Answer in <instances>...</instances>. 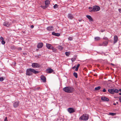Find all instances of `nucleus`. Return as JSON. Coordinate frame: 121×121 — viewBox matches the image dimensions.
<instances>
[{"label": "nucleus", "instance_id": "obj_52", "mask_svg": "<svg viewBox=\"0 0 121 121\" xmlns=\"http://www.w3.org/2000/svg\"><path fill=\"white\" fill-rule=\"evenodd\" d=\"M119 94L120 95H121V93H119Z\"/></svg>", "mask_w": 121, "mask_h": 121}, {"label": "nucleus", "instance_id": "obj_14", "mask_svg": "<svg viewBox=\"0 0 121 121\" xmlns=\"http://www.w3.org/2000/svg\"><path fill=\"white\" fill-rule=\"evenodd\" d=\"M67 17L68 18L70 19H72L73 18V15L71 13L68 14Z\"/></svg>", "mask_w": 121, "mask_h": 121}, {"label": "nucleus", "instance_id": "obj_7", "mask_svg": "<svg viewBox=\"0 0 121 121\" xmlns=\"http://www.w3.org/2000/svg\"><path fill=\"white\" fill-rule=\"evenodd\" d=\"M68 111L70 113H72L75 112L74 109L72 108H69L68 109Z\"/></svg>", "mask_w": 121, "mask_h": 121}, {"label": "nucleus", "instance_id": "obj_48", "mask_svg": "<svg viewBox=\"0 0 121 121\" xmlns=\"http://www.w3.org/2000/svg\"><path fill=\"white\" fill-rule=\"evenodd\" d=\"M119 11L120 13H121V9H119Z\"/></svg>", "mask_w": 121, "mask_h": 121}, {"label": "nucleus", "instance_id": "obj_5", "mask_svg": "<svg viewBox=\"0 0 121 121\" xmlns=\"http://www.w3.org/2000/svg\"><path fill=\"white\" fill-rule=\"evenodd\" d=\"M32 66L33 68H38L40 66V65L38 63H34L32 64Z\"/></svg>", "mask_w": 121, "mask_h": 121}, {"label": "nucleus", "instance_id": "obj_23", "mask_svg": "<svg viewBox=\"0 0 121 121\" xmlns=\"http://www.w3.org/2000/svg\"><path fill=\"white\" fill-rule=\"evenodd\" d=\"M113 92L114 93H114H118L119 92V91L117 89H115V88H113Z\"/></svg>", "mask_w": 121, "mask_h": 121}, {"label": "nucleus", "instance_id": "obj_57", "mask_svg": "<svg viewBox=\"0 0 121 121\" xmlns=\"http://www.w3.org/2000/svg\"><path fill=\"white\" fill-rule=\"evenodd\" d=\"M114 98H117V97H115Z\"/></svg>", "mask_w": 121, "mask_h": 121}, {"label": "nucleus", "instance_id": "obj_42", "mask_svg": "<svg viewBox=\"0 0 121 121\" xmlns=\"http://www.w3.org/2000/svg\"><path fill=\"white\" fill-rule=\"evenodd\" d=\"M0 38L1 40L2 41L4 40V38L2 37H1Z\"/></svg>", "mask_w": 121, "mask_h": 121}, {"label": "nucleus", "instance_id": "obj_1", "mask_svg": "<svg viewBox=\"0 0 121 121\" xmlns=\"http://www.w3.org/2000/svg\"><path fill=\"white\" fill-rule=\"evenodd\" d=\"M39 72L38 71L36 70L30 68L27 69L26 74V75L30 76L32 75L33 73L37 74Z\"/></svg>", "mask_w": 121, "mask_h": 121}, {"label": "nucleus", "instance_id": "obj_26", "mask_svg": "<svg viewBox=\"0 0 121 121\" xmlns=\"http://www.w3.org/2000/svg\"><path fill=\"white\" fill-rule=\"evenodd\" d=\"M101 88V86H99L97 87H95V90L97 91L99 90Z\"/></svg>", "mask_w": 121, "mask_h": 121}, {"label": "nucleus", "instance_id": "obj_8", "mask_svg": "<svg viewBox=\"0 0 121 121\" xmlns=\"http://www.w3.org/2000/svg\"><path fill=\"white\" fill-rule=\"evenodd\" d=\"M47 73H51L53 71V70L51 68H48L46 70Z\"/></svg>", "mask_w": 121, "mask_h": 121}, {"label": "nucleus", "instance_id": "obj_46", "mask_svg": "<svg viewBox=\"0 0 121 121\" xmlns=\"http://www.w3.org/2000/svg\"><path fill=\"white\" fill-rule=\"evenodd\" d=\"M75 68H76V66H74L73 67L72 69H74Z\"/></svg>", "mask_w": 121, "mask_h": 121}, {"label": "nucleus", "instance_id": "obj_2", "mask_svg": "<svg viewBox=\"0 0 121 121\" xmlns=\"http://www.w3.org/2000/svg\"><path fill=\"white\" fill-rule=\"evenodd\" d=\"M63 90L66 92L68 93H71L74 91V89L72 87L67 86L64 88Z\"/></svg>", "mask_w": 121, "mask_h": 121}, {"label": "nucleus", "instance_id": "obj_36", "mask_svg": "<svg viewBox=\"0 0 121 121\" xmlns=\"http://www.w3.org/2000/svg\"><path fill=\"white\" fill-rule=\"evenodd\" d=\"M1 43L2 44H4L5 43V42L4 40L1 41Z\"/></svg>", "mask_w": 121, "mask_h": 121}, {"label": "nucleus", "instance_id": "obj_28", "mask_svg": "<svg viewBox=\"0 0 121 121\" xmlns=\"http://www.w3.org/2000/svg\"><path fill=\"white\" fill-rule=\"evenodd\" d=\"M58 48L60 51H61L63 49V48L61 46H59L58 47Z\"/></svg>", "mask_w": 121, "mask_h": 121}, {"label": "nucleus", "instance_id": "obj_24", "mask_svg": "<svg viewBox=\"0 0 121 121\" xmlns=\"http://www.w3.org/2000/svg\"><path fill=\"white\" fill-rule=\"evenodd\" d=\"M95 41H97L100 39V38L98 37H96L94 38Z\"/></svg>", "mask_w": 121, "mask_h": 121}, {"label": "nucleus", "instance_id": "obj_21", "mask_svg": "<svg viewBox=\"0 0 121 121\" xmlns=\"http://www.w3.org/2000/svg\"><path fill=\"white\" fill-rule=\"evenodd\" d=\"M108 92L111 94H114V93L113 92V89H109L108 90Z\"/></svg>", "mask_w": 121, "mask_h": 121}, {"label": "nucleus", "instance_id": "obj_35", "mask_svg": "<svg viewBox=\"0 0 121 121\" xmlns=\"http://www.w3.org/2000/svg\"><path fill=\"white\" fill-rule=\"evenodd\" d=\"M116 113H110L109 114L111 116H114L116 115Z\"/></svg>", "mask_w": 121, "mask_h": 121}, {"label": "nucleus", "instance_id": "obj_58", "mask_svg": "<svg viewBox=\"0 0 121 121\" xmlns=\"http://www.w3.org/2000/svg\"><path fill=\"white\" fill-rule=\"evenodd\" d=\"M101 32H103V31H101Z\"/></svg>", "mask_w": 121, "mask_h": 121}, {"label": "nucleus", "instance_id": "obj_31", "mask_svg": "<svg viewBox=\"0 0 121 121\" xmlns=\"http://www.w3.org/2000/svg\"><path fill=\"white\" fill-rule=\"evenodd\" d=\"M68 39L70 41H71L73 39V37H69L68 38Z\"/></svg>", "mask_w": 121, "mask_h": 121}, {"label": "nucleus", "instance_id": "obj_45", "mask_svg": "<svg viewBox=\"0 0 121 121\" xmlns=\"http://www.w3.org/2000/svg\"><path fill=\"white\" fill-rule=\"evenodd\" d=\"M34 27V26L33 25H32L31 26H30V27L32 29Z\"/></svg>", "mask_w": 121, "mask_h": 121}, {"label": "nucleus", "instance_id": "obj_53", "mask_svg": "<svg viewBox=\"0 0 121 121\" xmlns=\"http://www.w3.org/2000/svg\"><path fill=\"white\" fill-rule=\"evenodd\" d=\"M20 50H22V48H20Z\"/></svg>", "mask_w": 121, "mask_h": 121}, {"label": "nucleus", "instance_id": "obj_49", "mask_svg": "<svg viewBox=\"0 0 121 121\" xmlns=\"http://www.w3.org/2000/svg\"><path fill=\"white\" fill-rule=\"evenodd\" d=\"M119 91H120L121 92V89H119Z\"/></svg>", "mask_w": 121, "mask_h": 121}, {"label": "nucleus", "instance_id": "obj_39", "mask_svg": "<svg viewBox=\"0 0 121 121\" xmlns=\"http://www.w3.org/2000/svg\"><path fill=\"white\" fill-rule=\"evenodd\" d=\"M4 80L3 78L2 77L0 78V81H2Z\"/></svg>", "mask_w": 121, "mask_h": 121}, {"label": "nucleus", "instance_id": "obj_43", "mask_svg": "<svg viewBox=\"0 0 121 121\" xmlns=\"http://www.w3.org/2000/svg\"><path fill=\"white\" fill-rule=\"evenodd\" d=\"M119 100L120 102L121 103V96L119 97Z\"/></svg>", "mask_w": 121, "mask_h": 121}, {"label": "nucleus", "instance_id": "obj_25", "mask_svg": "<svg viewBox=\"0 0 121 121\" xmlns=\"http://www.w3.org/2000/svg\"><path fill=\"white\" fill-rule=\"evenodd\" d=\"M90 10L89 11L91 12L92 11H93V7H89L88 8Z\"/></svg>", "mask_w": 121, "mask_h": 121}, {"label": "nucleus", "instance_id": "obj_11", "mask_svg": "<svg viewBox=\"0 0 121 121\" xmlns=\"http://www.w3.org/2000/svg\"><path fill=\"white\" fill-rule=\"evenodd\" d=\"M46 46L48 49H51L53 46L50 44L47 43L46 44Z\"/></svg>", "mask_w": 121, "mask_h": 121}, {"label": "nucleus", "instance_id": "obj_15", "mask_svg": "<svg viewBox=\"0 0 121 121\" xmlns=\"http://www.w3.org/2000/svg\"><path fill=\"white\" fill-rule=\"evenodd\" d=\"M43 45V44L42 43H39L37 45V47L39 48H41Z\"/></svg>", "mask_w": 121, "mask_h": 121}, {"label": "nucleus", "instance_id": "obj_19", "mask_svg": "<svg viewBox=\"0 0 121 121\" xmlns=\"http://www.w3.org/2000/svg\"><path fill=\"white\" fill-rule=\"evenodd\" d=\"M52 34L53 35L57 36H59L60 35L59 33H55L54 32L52 33Z\"/></svg>", "mask_w": 121, "mask_h": 121}, {"label": "nucleus", "instance_id": "obj_18", "mask_svg": "<svg viewBox=\"0 0 121 121\" xmlns=\"http://www.w3.org/2000/svg\"><path fill=\"white\" fill-rule=\"evenodd\" d=\"M86 17L88 19H89L90 21L92 22L93 21V19L90 15H86Z\"/></svg>", "mask_w": 121, "mask_h": 121}, {"label": "nucleus", "instance_id": "obj_44", "mask_svg": "<svg viewBox=\"0 0 121 121\" xmlns=\"http://www.w3.org/2000/svg\"><path fill=\"white\" fill-rule=\"evenodd\" d=\"M103 92H106V89L105 88L103 90Z\"/></svg>", "mask_w": 121, "mask_h": 121}, {"label": "nucleus", "instance_id": "obj_10", "mask_svg": "<svg viewBox=\"0 0 121 121\" xmlns=\"http://www.w3.org/2000/svg\"><path fill=\"white\" fill-rule=\"evenodd\" d=\"M41 79L43 81V82H46V78L43 75L41 76Z\"/></svg>", "mask_w": 121, "mask_h": 121}, {"label": "nucleus", "instance_id": "obj_9", "mask_svg": "<svg viewBox=\"0 0 121 121\" xmlns=\"http://www.w3.org/2000/svg\"><path fill=\"white\" fill-rule=\"evenodd\" d=\"M19 102H15L13 103V106L15 108L17 107L19 105Z\"/></svg>", "mask_w": 121, "mask_h": 121}, {"label": "nucleus", "instance_id": "obj_17", "mask_svg": "<svg viewBox=\"0 0 121 121\" xmlns=\"http://www.w3.org/2000/svg\"><path fill=\"white\" fill-rule=\"evenodd\" d=\"M3 25L4 26L7 27H9L10 25V24L9 23L7 22H4Z\"/></svg>", "mask_w": 121, "mask_h": 121}, {"label": "nucleus", "instance_id": "obj_33", "mask_svg": "<svg viewBox=\"0 0 121 121\" xmlns=\"http://www.w3.org/2000/svg\"><path fill=\"white\" fill-rule=\"evenodd\" d=\"M76 60V58H71V60L72 62Z\"/></svg>", "mask_w": 121, "mask_h": 121}, {"label": "nucleus", "instance_id": "obj_41", "mask_svg": "<svg viewBox=\"0 0 121 121\" xmlns=\"http://www.w3.org/2000/svg\"><path fill=\"white\" fill-rule=\"evenodd\" d=\"M4 121H8L7 120V117H6L5 118V119L4 120Z\"/></svg>", "mask_w": 121, "mask_h": 121}, {"label": "nucleus", "instance_id": "obj_38", "mask_svg": "<svg viewBox=\"0 0 121 121\" xmlns=\"http://www.w3.org/2000/svg\"><path fill=\"white\" fill-rule=\"evenodd\" d=\"M103 39H105V40H106L107 41H108V38L107 37H104L103 38Z\"/></svg>", "mask_w": 121, "mask_h": 121}, {"label": "nucleus", "instance_id": "obj_13", "mask_svg": "<svg viewBox=\"0 0 121 121\" xmlns=\"http://www.w3.org/2000/svg\"><path fill=\"white\" fill-rule=\"evenodd\" d=\"M101 99L102 100L104 101H108L109 99L108 98L105 97H102L101 98Z\"/></svg>", "mask_w": 121, "mask_h": 121}, {"label": "nucleus", "instance_id": "obj_4", "mask_svg": "<svg viewBox=\"0 0 121 121\" xmlns=\"http://www.w3.org/2000/svg\"><path fill=\"white\" fill-rule=\"evenodd\" d=\"M100 7L98 6L95 5L93 6V11L97 12L99 11L100 9Z\"/></svg>", "mask_w": 121, "mask_h": 121}, {"label": "nucleus", "instance_id": "obj_40", "mask_svg": "<svg viewBox=\"0 0 121 121\" xmlns=\"http://www.w3.org/2000/svg\"><path fill=\"white\" fill-rule=\"evenodd\" d=\"M40 88V87H38L37 88H36L35 89V90L36 91L38 90H39V89Z\"/></svg>", "mask_w": 121, "mask_h": 121}, {"label": "nucleus", "instance_id": "obj_51", "mask_svg": "<svg viewBox=\"0 0 121 121\" xmlns=\"http://www.w3.org/2000/svg\"><path fill=\"white\" fill-rule=\"evenodd\" d=\"M87 99L88 100H89L90 99L89 98H87Z\"/></svg>", "mask_w": 121, "mask_h": 121}, {"label": "nucleus", "instance_id": "obj_50", "mask_svg": "<svg viewBox=\"0 0 121 121\" xmlns=\"http://www.w3.org/2000/svg\"><path fill=\"white\" fill-rule=\"evenodd\" d=\"M113 104L114 105H116V103H113Z\"/></svg>", "mask_w": 121, "mask_h": 121}, {"label": "nucleus", "instance_id": "obj_16", "mask_svg": "<svg viewBox=\"0 0 121 121\" xmlns=\"http://www.w3.org/2000/svg\"><path fill=\"white\" fill-rule=\"evenodd\" d=\"M47 29L49 31H52L53 30V27L52 26H49L47 27Z\"/></svg>", "mask_w": 121, "mask_h": 121}, {"label": "nucleus", "instance_id": "obj_34", "mask_svg": "<svg viewBox=\"0 0 121 121\" xmlns=\"http://www.w3.org/2000/svg\"><path fill=\"white\" fill-rule=\"evenodd\" d=\"M65 55L67 56H69V54H70V53L69 52H65Z\"/></svg>", "mask_w": 121, "mask_h": 121}, {"label": "nucleus", "instance_id": "obj_29", "mask_svg": "<svg viewBox=\"0 0 121 121\" xmlns=\"http://www.w3.org/2000/svg\"><path fill=\"white\" fill-rule=\"evenodd\" d=\"M80 65L79 64H78L77 66V67L75 69L76 71H77L78 69V68Z\"/></svg>", "mask_w": 121, "mask_h": 121}, {"label": "nucleus", "instance_id": "obj_37", "mask_svg": "<svg viewBox=\"0 0 121 121\" xmlns=\"http://www.w3.org/2000/svg\"><path fill=\"white\" fill-rule=\"evenodd\" d=\"M27 55V53L25 52H23L22 53V55L24 56H26Z\"/></svg>", "mask_w": 121, "mask_h": 121}, {"label": "nucleus", "instance_id": "obj_30", "mask_svg": "<svg viewBox=\"0 0 121 121\" xmlns=\"http://www.w3.org/2000/svg\"><path fill=\"white\" fill-rule=\"evenodd\" d=\"M73 75L76 78H77L78 77V75L77 73L74 72L73 73Z\"/></svg>", "mask_w": 121, "mask_h": 121}, {"label": "nucleus", "instance_id": "obj_47", "mask_svg": "<svg viewBox=\"0 0 121 121\" xmlns=\"http://www.w3.org/2000/svg\"><path fill=\"white\" fill-rule=\"evenodd\" d=\"M94 76H97V74H95L94 75Z\"/></svg>", "mask_w": 121, "mask_h": 121}, {"label": "nucleus", "instance_id": "obj_56", "mask_svg": "<svg viewBox=\"0 0 121 121\" xmlns=\"http://www.w3.org/2000/svg\"><path fill=\"white\" fill-rule=\"evenodd\" d=\"M118 102H116V103H117V104H118Z\"/></svg>", "mask_w": 121, "mask_h": 121}, {"label": "nucleus", "instance_id": "obj_32", "mask_svg": "<svg viewBox=\"0 0 121 121\" xmlns=\"http://www.w3.org/2000/svg\"><path fill=\"white\" fill-rule=\"evenodd\" d=\"M58 5L57 4H55L53 6V7L54 9H56L57 8Z\"/></svg>", "mask_w": 121, "mask_h": 121}, {"label": "nucleus", "instance_id": "obj_54", "mask_svg": "<svg viewBox=\"0 0 121 121\" xmlns=\"http://www.w3.org/2000/svg\"><path fill=\"white\" fill-rule=\"evenodd\" d=\"M79 20V22H81V20Z\"/></svg>", "mask_w": 121, "mask_h": 121}, {"label": "nucleus", "instance_id": "obj_6", "mask_svg": "<svg viewBox=\"0 0 121 121\" xmlns=\"http://www.w3.org/2000/svg\"><path fill=\"white\" fill-rule=\"evenodd\" d=\"M108 41H104L101 44H99V45L100 46H106L108 44Z\"/></svg>", "mask_w": 121, "mask_h": 121}, {"label": "nucleus", "instance_id": "obj_12", "mask_svg": "<svg viewBox=\"0 0 121 121\" xmlns=\"http://www.w3.org/2000/svg\"><path fill=\"white\" fill-rule=\"evenodd\" d=\"M118 40V38L117 35H115L114 37V44L116 43Z\"/></svg>", "mask_w": 121, "mask_h": 121}, {"label": "nucleus", "instance_id": "obj_55", "mask_svg": "<svg viewBox=\"0 0 121 121\" xmlns=\"http://www.w3.org/2000/svg\"><path fill=\"white\" fill-rule=\"evenodd\" d=\"M111 64L113 65H114V64H113L112 63H111Z\"/></svg>", "mask_w": 121, "mask_h": 121}, {"label": "nucleus", "instance_id": "obj_27", "mask_svg": "<svg viewBox=\"0 0 121 121\" xmlns=\"http://www.w3.org/2000/svg\"><path fill=\"white\" fill-rule=\"evenodd\" d=\"M48 7L47 5H45V6H43L41 5V7L43 9H45L47 8Z\"/></svg>", "mask_w": 121, "mask_h": 121}, {"label": "nucleus", "instance_id": "obj_3", "mask_svg": "<svg viewBox=\"0 0 121 121\" xmlns=\"http://www.w3.org/2000/svg\"><path fill=\"white\" fill-rule=\"evenodd\" d=\"M80 119L82 120L86 121L88 119V117L87 115L83 114L80 118Z\"/></svg>", "mask_w": 121, "mask_h": 121}, {"label": "nucleus", "instance_id": "obj_22", "mask_svg": "<svg viewBox=\"0 0 121 121\" xmlns=\"http://www.w3.org/2000/svg\"><path fill=\"white\" fill-rule=\"evenodd\" d=\"M53 52L55 53H56L57 52V49L53 47H52L51 49Z\"/></svg>", "mask_w": 121, "mask_h": 121}, {"label": "nucleus", "instance_id": "obj_20", "mask_svg": "<svg viewBox=\"0 0 121 121\" xmlns=\"http://www.w3.org/2000/svg\"><path fill=\"white\" fill-rule=\"evenodd\" d=\"M50 4V1L49 0H46L45 2V4L46 5H47L48 7L49 5Z\"/></svg>", "mask_w": 121, "mask_h": 121}]
</instances>
